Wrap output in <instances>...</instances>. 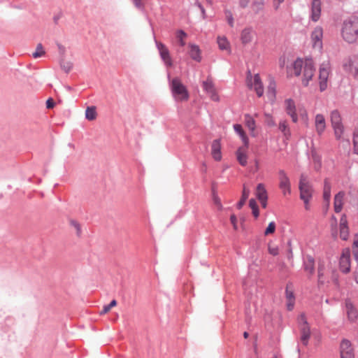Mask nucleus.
Segmentation results:
<instances>
[{
    "label": "nucleus",
    "mask_w": 358,
    "mask_h": 358,
    "mask_svg": "<svg viewBox=\"0 0 358 358\" xmlns=\"http://www.w3.org/2000/svg\"><path fill=\"white\" fill-rule=\"evenodd\" d=\"M283 135L286 138V139H289L291 136V132L289 128L287 129L286 131H283Z\"/></svg>",
    "instance_id": "052dcab7"
},
{
    "label": "nucleus",
    "mask_w": 358,
    "mask_h": 358,
    "mask_svg": "<svg viewBox=\"0 0 358 358\" xmlns=\"http://www.w3.org/2000/svg\"><path fill=\"white\" fill-rule=\"evenodd\" d=\"M330 117L335 136L337 139L340 140L342 138L344 130L341 115L337 110H335L331 112Z\"/></svg>",
    "instance_id": "1a4fd4ad"
},
{
    "label": "nucleus",
    "mask_w": 358,
    "mask_h": 358,
    "mask_svg": "<svg viewBox=\"0 0 358 358\" xmlns=\"http://www.w3.org/2000/svg\"><path fill=\"white\" fill-rule=\"evenodd\" d=\"M343 67L346 73L358 80V55H351L345 59Z\"/></svg>",
    "instance_id": "39448f33"
},
{
    "label": "nucleus",
    "mask_w": 358,
    "mask_h": 358,
    "mask_svg": "<svg viewBox=\"0 0 358 358\" xmlns=\"http://www.w3.org/2000/svg\"><path fill=\"white\" fill-rule=\"evenodd\" d=\"M339 268L343 273H348L350 271V250L345 248L342 251L339 259Z\"/></svg>",
    "instance_id": "9b49d317"
},
{
    "label": "nucleus",
    "mask_w": 358,
    "mask_h": 358,
    "mask_svg": "<svg viewBox=\"0 0 358 358\" xmlns=\"http://www.w3.org/2000/svg\"><path fill=\"white\" fill-rule=\"evenodd\" d=\"M294 300L288 301L287 304V309L289 310H292L294 308Z\"/></svg>",
    "instance_id": "13d9d810"
},
{
    "label": "nucleus",
    "mask_w": 358,
    "mask_h": 358,
    "mask_svg": "<svg viewBox=\"0 0 358 358\" xmlns=\"http://www.w3.org/2000/svg\"><path fill=\"white\" fill-rule=\"evenodd\" d=\"M315 125L317 133L319 135L323 134L326 129L325 118L322 114H317L315 119Z\"/></svg>",
    "instance_id": "6ab92c4d"
},
{
    "label": "nucleus",
    "mask_w": 358,
    "mask_h": 358,
    "mask_svg": "<svg viewBox=\"0 0 358 358\" xmlns=\"http://www.w3.org/2000/svg\"><path fill=\"white\" fill-rule=\"evenodd\" d=\"M70 224L76 229L77 236H80L82 231L80 224L76 220H71L70 221Z\"/></svg>",
    "instance_id": "a19ab883"
},
{
    "label": "nucleus",
    "mask_w": 358,
    "mask_h": 358,
    "mask_svg": "<svg viewBox=\"0 0 358 358\" xmlns=\"http://www.w3.org/2000/svg\"><path fill=\"white\" fill-rule=\"evenodd\" d=\"M248 148V147H245L244 145L243 147H240L236 151L237 160L243 166H245L248 164V155L246 154Z\"/></svg>",
    "instance_id": "aec40b11"
},
{
    "label": "nucleus",
    "mask_w": 358,
    "mask_h": 358,
    "mask_svg": "<svg viewBox=\"0 0 358 358\" xmlns=\"http://www.w3.org/2000/svg\"><path fill=\"white\" fill-rule=\"evenodd\" d=\"M230 221H231V224H233L234 229H237V224H236L237 218L235 215H231Z\"/></svg>",
    "instance_id": "3c124183"
},
{
    "label": "nucleus",
    "mask_w": 358,
    "mask_h": 358,
    "mask_svg": "<svg viewBox=\"0 0 358 358\" xmlns=\"http://www.w3.org/2000/svg\"><path fill=\"white\" fill-rule=\"evenodd\" d=\"M59 17H59V15H56V16H55V17H54V18H53L54 22H55V23H57V21L59 20Z\"/></svg>",
    "instance_id": "69168bd1"
},
{
    "label": "nucleus",
    "mask_w": 358,
    "mask_h": 358,
    "mask_svg": "<svg viewBox=\"0 0 358 358\" xmlns=\"http://www.w3.org/2000/svg\"><path fill=\"white\" fill-rule=\"evenodd\" d=\"M195 5L199 7V8L200 9V10H201V12L202 13L203 17L205 18L206 17V16H205L206 15V11H205V9H204L203 6L198 1H196L195 2Z\"/></svg>",
    "instance_id": "8fccbe9b"
},
{
    "label": "nucleus",
    "mask_w": 358,
    "mask_h": 358,
    "mask_svg": "<svg viewBox=\"0 0 358 358\" xmlns=\"http://www.w3.org/2000/svg\"><path fill=\"white\" fill-rule=\"evenodd\" d=\"M202 85L203 90L206 91L208 94L210 92H213V91L215 90L213 81L209 78H208L206 80L203 82Z\"/></svg>",
    "instance_id": "473e14b6"
},
{
    "label": "nucleus",
    "mask_w": 358,
    "mask_h": 358,
    "mask_svg": "<svg viewBox=\"0 0 358 358\" xmlns=\"http://www.w3.org/2000/svg\"><path fill=\"white\" fill-rule=\"evenodd\" d=\"M189 54L194 60L197 62H200L201 60V51L199 46H190Z\"/></svg>",
    "instance_id": "c85d7f7f"
},
{
    "label": "nucleus",
    "mask_w": 358,
    "mask_h": 358,
    "mask_svg": "<svg viewBox=\"0 0 358 358\" xmlns=\"http://www.w3.org/2000/svg\"><path fill=\"white\" fill-rule=\"evenodd\" d=\"M341 358H355L354 349L351 342L348 339H343L340 344Z\"/></svg>",
    "instance_id": "f8f14e48"
},
{
    "label": "nucleus",
    "mask_w": 358,
    "mask_h": 358,
    "mask_svg": "<svg viewBox=\"0 0 358 358\" xmlns=\"http://www.w3.org/2000/svg\"><path fill=\"white\" fill-rule=\"evenodd\" d=\"M315 72L313 62L312 59L307 58L303 61L302 59L298 58L292 64V67L289 69V73L294 74L295 76H299L303 73L302 84L306 87L309 82L312 80Z\"/></svg>",
    "instance_id": "f257e3e1"
},
{
    "label": "nucleus",
    "mask_w": 358,
    "mask_h": 358,
    "mask_svg": "<svg viewBox=\"0 0 358 358\" xmlns=\"http://www.w3.org/2000/svg\"><path fill=\"white\" fill-rule=\"evenodd\" d=\"M278 187L282 192L283 196H286L291 194V182L290 179L283 169H279L278 171Z\"/></svg>",
    "instance_id": "0eeeda50"
},
{
    "label": "nucleus",
    "mask_w": 358,
    "mask_h": 358,
    "mask_svg": "<svg viewBox=\"0 0 358 358\" xmlns=\"http://www.w3.org/2000/svg\"><path fill=\"white\" fill-rule=\"evenodd\" d=\"M134 6L139 10H143L145 8L142 0H131Z\"/></svg>",
    "instance_id": "a18cd8bd"
},
{
    "label": "nucleus",
    "mask_w": 358,
    "mask_h": 358,
    "mask_svg": "<svg viewBox=\"0 0 358 358\" xmlns=\"http://www.w3.org/2000/svg\"><path fill=\"white\" fill-rule=\"evenodd\" d=\"M208 94L210 96V98L213 101H218V95L216 94L215 90L213 91V92L208 93Z\"/></svg>",
    "instance_id": "6e6d98bb"
},
{
    "label": "nucleus",
    "mask_w": 358,
    "mask_h": 358,
    "mask_svg": "<svg viewBox=\"0 0 358 358\" xmlns=\"http://www.w3.org/2000/svg\"><path fill=\"white\" fill-rule=\"evenodd\" d=\"M211 155L215 161H220L222 159L221 143L220 139H215L211 144Z\"/></svg>",
    "instance_id": "f3484780"
},
{
    "label": "nucleus",
    "mask_w": 358,
    "mask_h": 358,
    "mask_svg": "<svg viewBox=\"0 0 358 358\" xmlns=\"http://www.w3.org/2000/svg\"><path fill=\"white\" fill-rule=\"evenodd\" d=\"M116 305H117L116 300H115V299L112 300L109 304L103 306V310L101 311V314L107 313L108 311H110V310L113 307L115 306Z\"/></svg>",
    "instance_id": "e433bc0d"
},
{
    "label": "nucleus",
    "mask_w": 358,
    "mask_h": 358,
    "mask_svg": "<svg viewBox=\"0 0 358 358\" xmlns=\"http://www.w3.org/2000/svg\"><path fill=\"white\" fill-rule=\"evenodd\" d=\"M96 117V108L94 106L87 107L85 110V118L88 120H94Z\"/></svg>",
    "instance_id": "2f4dec72"
},
{
    "label": "nucleus",
    "mask_w": 358,
    "mask_h": 358,
    "mask_svg": "<svg viewBox=\"0 0 358 358\" xmlns=\"http://www.w3.org/2000/svg\"><path fill=\"white\" fill-rule=\"evenodd\" d=\"M247 83L248 86L250 89H254L259 97H261L264 94L263 84L258 73L255 74L252 77L250 71H248V75L247 76Z\"/></svg>",
    "instance_id": "6e6552de"
},
{
    "label": "nucleus",
    "mask_w": 358,
    "mask_h": 358,
    "mask_svg": "<svg viewBox=\"0 0 358 358\" xmlns=\"http://www.w3.org/2000/svg\"><path fill=\"white\" fill-rule=\"evenodd\" d=\"M256 197L258 200H268L267 191L262 183H259L256 187Z\"/></svg>",
    "instance_id": "b1692460"
},
{
    "label": "nucleus",
    "mask_w": 358,
    "mask_h": 358,
    "mask_svg": "<svg viewBox=\"0 0 358 358\" xmlns=\"http://www.w3.org/2000/svg\"><path fill=\"white\" fill-rule=\"evenodd\" d=\"M353 143L355 147V152L358 154V135L354 134Z\"/></svg>",
    "instance_id": "09e8293b"
},
{
    "label": "nucleus",
    "mask_w": 358,
    "mask_h": 358,
    "mask_svg": "<svg viewBox=\"0 0 358 358\" xmlns=\"http://www.w3.org/2000/svg\"><path fill=\"white\" fill-rule=\"evenodd\" d=\"M330 71V64L329 62H323L320 67L319 71V80H320V90L324 91L327 87V80Z\"/></svg>",
    "instance_id": "9d476101"
},
{
    "label": "nucleus",
    "mask_w": 358,
    "mask_h": 358,
    "mask_svg": "<svg viewBox=\"0 0 358 358\" xmlns=\"http://www.w3.org/2000/svg\"><path fill=\"white\" fill-rule=\"evenodd\" d=\"M250 193V189L243 186L241 199L237 203V208L238 209L241 208L242 206L245 204L246 200L249 197Z\"/></svg>",
    "instance_id": "7c9ffc66"
},
{
    "label": "nucleus",
    "mask_w": 358,
    "mask_h": 358,
    "mask_svg": "<svg viewBox=\"0 0 358 358\" xmlns=\"http://www.w3.org/2000/svg\"><path fill=\"white\" fill-rule=\"evenodd\" d=\"M226 41H227V38L225 36H218L217 37L218 45H224V43Z\"/></svg>",
    "instance_id": "5fc2aeb1"
},
{
    "label": "nucleus",
    "mask_w": 358,
    "mask_h": 358,
    "mask_svg": "<svg viewBox=\"0 0 358 358\" xmlns=\"http://www.w3.org/2000/svg\"><path fill=\"white\" fill-rule=\"evenodd\" d=\"M288 125L287 124V122L285 120H282L279 123V129L281 132L286 131L287 129H288Z\"/></svg>",
    "instance_id": "49530a36"
},
{
    "label": "nucleus",
    "mask_w": 358,
    "mask_h": 358,
    "mask_svg": "<svg viewBox=\"0 0 358 358\" xmlns=\"http://www.w3.org/2000/svg\"><path fill=\"white\" fill-rule=\"evenodd\" d=\"M344 196L345 192L343 191L339 192L334 196V207L336 213H340L343 209Z\"/></svg>",
    "instance_id": "412c9836"
},
{
    "label": "nucleus",
    "mask_w": 358,
    "mask_h": 358,
    "mask_svg": "<svg viewBox=\"0 0 358 358\" xmlns=\"http://www.w3.org/2000/svg\"><path fill=\"white\" fill-rule=\"evenodd\" d=\"M176 37L180 42V45H185L184 39L187 37V34L183 30H179L176 34Z\"/></svg>",
    "instance_id": "4c0bfd02"
},
{
    "label": "nucleus",
    "mask_w": 358,
    "mask_h": 358,
    "mask_svg": "<svg viewBox=\"0 0 358 358\" xmlns=\"http://www.w3.org/2000/svg\"><path fill=\"white\" fill-rule=\"evenodd\" d=\"M275 223L274 222H271L264 231V235L267 236L268 234H273L275 232Z\"/></svg>",
    "instance_id": "ea45409f"
},
{
    "label": "nucleus",
    "mask_w": 358,
    "mask_h": 358,
    "mask_svg": "<svg viewBox=\"0 0 358 358\" xmlns=\"http://www.w3.org/2000/svg\"><path fill=\"white\" fill-rule=\"evenodd\" d=\"M245 122L250 131L253 133L255 130L256 123L255 119L249 114L244 116Z\"/></svg>",
    "instance_id": "c756f323"
},
{
    "label": "nucleus",
    "mask_w": 358,
    "mask_h": 358,
    "mask_svg": "<svg viewBox=\"0 0 358 358\" xmlns=\"http://www.w3.org/2000/svg\"><path fill=\"white\" fill-rule=\"evenodd\" d=\"M286 296L288 301L294 300L293 292L289 291L287 288L286 289Z\"/></svg>",
    "instance_id": "603ef678"
},
{
    "label": "nucleus",
    "mask_w": 358,
    "mask_h": 358,
    "mask_svg": "<svg viewBox=\"0 0 358 358\" xmlns=\"http://www.w3.org/2000/svg\"><path fill=\"white\" fill-rule=\"evenodd\" d=\"M219 48L221 50H225L227 53H230L231 52V46H219Z\"/></svg>",
    "instance_id": "bf43d9fd"
},
{
    "label": "nucleus",
    "mask_w": 358,
    "mask_h": 358,
    "mask_svg": "<svg viewBox=\"0 0 358 358\" xmlns=\"http://www.w3.org/2000/svg\"><path fill=\"white\" fill-rule=\"evenodd\" d=\"M285 111L288 115L292 118L294 122L298 121V116L296 114V105L292 99H287L285 101Z\"/></svg>",
    "instance_id": "ddd939ff"
},
{
    "label": "nucleus",
    "mask_w": 358,
    "mask_h": 358,
    "mask_svg": "<svg viewBox=\"0 0 358 358\" xmlns=\"http://www.w3.org/2000/svg\"><path fill=\"white\" fill-rule=\"evenodd\" d=\"M213 200L214 203L217 206V208L220 210H221L222 208L221 201H220V198L218 197V196L215 193L214 191L213 193Z\"/></svg>",
    "instance_id": "37998d69"
},
{
    "label": "nucleus",
    "mask_w": 358,
    "mask_h": 358,
    "mask_svg": "<svg viewBox=\"0 0 358 358\" xmlns=\"http://www.w3.org/2000/svg\"><path fill=\"white\" fill-rule=\"evenodd\" d=\"M254 32L250 28H246L242 31L241 33V41L244 44L249 43L252 41Z\"/></svg>",
    "instance_id": "bb28decb"
},
{
    "label": "nucleus",
    "mask_w": 358,
    "mask_h": 358,
    "mask_svg": "<svg viewBox=\"0 0 358 358\" xmlns=\"http://www.w3.org/2000/svg\"><path fill=\"white\" fill-rule=\"evenodd\" d=\"M249 206L252 209V215L255 217H258L259 215V208L256 201L254 199H251L249 201Z\"/></svg>",
    "instance_id": "f704fd0d"
},
{
    "label": "nucleus",
    "mask_w": 358,
    "mask_h": 358,
    "mask_svg": "<svg viewBox=\"0 0 358 358\" xmlns=\"http://www.w3.org/2000/svg\"><path fill=\"white\" fill-rule=\"evenodd\" d=\"M234 129L236 133L239 135L245 147H248L249 139L243 131L242 126L239 124H234Z\"/></svg>",
    "instance_id": "393cba45"
},
{
    "label": "nucleus",
    "mask_w": 358,
    "mask_h": 358,
    "mask_svg": "<svg viewBox=\"0 0 358 358\" xmlns=\"http://www.w3.org/2000/svg\"><path fill=\"white\" fill-rule=\"evenodd\" d=\"M170 87L173 96L176 101H187L189 99L188 91L179 78H173L170 84Z\"/></svg>",
    "instance_id": "20e7f679"
},
{
    "label": "nucleus",
    "mask_w": 358,
    "mask_h": 358,
    "mask_svg": "<svg viewBox=\"0 0 358 358\" xmlns=\"http://www.w3.org/2000/svg\"><path fill=\"white\" fill-rule=\"evenodd\" d=\"M264 1L263 0H255L252 4V8L253 11L257 14L259 11L263 10Z\"/></svg>",
    "instance_id": "72a5a7b5"
},
{
    "label": "nucleus",
    "mask_w": 358,
    "mask_h": 358,
    "mask_svg": "<svg viewBox=\"0 0 358 358\" xmlns=\"http://www.w3.org/2000/svg\"><path fill=\"white\" fill-rule=\"evenodd\" d=\"M318 283L319 285H323L324 283V280L323 279V266H318Z\"/></svg>",
    "instance_id": "79ce46f5"
},
{
    "label": "nucleus",
    "mask_w": 358,
    "mask_h": 358,
    "mask_svg": "<svg viewBox=\"0 0 358 358\" xmlns=\"http://www.w3.org/2000/svg\"><path fill=\"white\" fill-rule=\"evenodd\" d=\"M61 68L66 72L69 73L73 67V64L69 62L62 61L60 63Z\"/></svg>",
    "instance_id": "58836bf2"
},
{
    "label": "nucleus",
    "mask_w": 358,
    "mask_h": 358,
    "mask_svg": "<svg viewBox=\"0 0 358 358\" xmlns=\"http://www.w3.org/2000/svg\"><path fill=\"white\" fill-rule=\"evenodd\" d=\"M268 252L273 256L278 255L279 253L278 247L269 245L268 246Z\"/></svg>",
    "instance_id": "c03bdc74"
},
{
    "label": "nucleus",
    "mask_w": 358,
    "mask_h": 358,
    "mask_svg": "<svg viewBox=\"0 0 358 358\" xmlns=\"http://www.w3.org/2000/svg\"><path fill=\"white\" fill-rule=\"evenodd\" d=\"M261 204H262V206L265 208L266 207V205H267V200H259Z\"/></svg>",
    "instance_id": "680f3d73"
},
{
    "label": "nucleus",
    "mask_w": 358,
    "mask_h": 358,
    "mask_svg": "<svg viewBox=\"0 0 358 358\" xmlns=\"http://www.w3.org/2000/svg\"><path fill=\"white\" fill-rule=\"evenodd\" d=\"M299 189L300 192V199L303 201L306 210H309V203L313 198L314 189L308 180V176L304 173H301L300 176Z\"/></svg>",
    "instance_id": "7ed1b4c3"
},
{
    "label": "nucleus",
    "mask_w": 358,
    "mask_h": 358,
    "mask_svg": "<svg viewBox=\"0 0 358 358\" xmlns=\"http://www.w3.org/2000/svg\"><path fill=\"white\" fill-rule=\"evenodd\" d=\"M243 336H244L245 338H247L249 336L248 333L247 331H245L243 333Z\"/></svg>",
    "instance_id": "774afa93"
},
{
    "label": "nucleus",
    "mask_w": 358,
    "mask_h": 358,
    "mask_svg": "<svg viewBox=\"0 0 358 358\" xmlns=\"http://www.w3.org/2000/svg\"><path fill=\"white\" fill-rule=\"evenodd\" d=\"M249 0H239V4L241 8H246L248 5Z\"/></svg>",
    "instance_id": "4d7b16f0"
},
{
    "label": "nucleus",
    "mask_w": 358,
    "mask_h": 358,
    "mask_svg": "<svg viewBox=\"0 0 358 358\" xmlns=\"http://www.w3.org/2000/svg\"><path fill=\"white\" fill-rule=\"evenodd\" d=\"M160 57L166 66H172V60L166 46H157Z\"/></svg>",
    "instance_id": "4be33fe9"
},
{
    "label": "nucleus",
    "mask_w": 358,
    "mask_h": 358,
    "mask_svg": "<svg viewBox=\"0 0 358 358\" xmlns=\"http://www.w3.org/2000/svg\"><path fill=\"white\" fill-rule=\"evenodd\" d=\"M341 33L347 43H355L358 38V16L353 15L345 20Z\"/></svg>",
    "instance_id": "f03ea898"
},
{
    "label": "nucleus",
    "mask_w": 358,
    "mask_h": 358,
    "mask_svg": "<svg viewBox=\"0 0 358 358\" xmlns=\"http://www.w3.org/2000/svg\"><path fill=\"white\" fill-rule=\"evenodd\" d=\"M323 30L321 27H316L312 31L310 38L313 45H322Z\"/></svg>",
    "instance_id": "a211bd4d"
},
{
    "label": "nucleus",
    "mask_w": 358,
    "mask_h": 358,
    "mask_svg": "<svg viewBox=\"0 0 358 358\" xmlns=\"http://www.w3.org/2000/svg\"><path fill=\"white\" fill-rule=\"evenodd\" d=\"M331 184L327 179L324 180V189H323V199L324 201L329 205L331 199Z\"/></svg>",
    "instance_id": "cd10ccee"
},
{
    "label": "nucleus",
    "mask_w": 358,
    "mask_h": 358,
    "mask_svg": "<svg viewBox=\"0 0 358 358\" xmlns=\"http://www.w3.org/2000/svg\"><path fill=\"white\" fill-rule=\"evenodd\" d=\"M226 16L227 18L228 24L230 25V27H233L234 26V18H233L232 14L230 12H227L226 13Z\"/></svg>",
    "instance_id": "de8ad7c7"
},
{
    "label": "nucleus",
    "mask_w": 358,
    "mask_h": 358,
    "mask_svg": "<svg viewBox=\"0 0 358 358\" xmlns=\"http://www.w3.org/2000/svg\"><path fill=\"white\" fill-rule=\"evenodd\" d=\"M353 255H354V257L356 259V261H358V250H354Z\"/></svg>",
    "instance_id": "e2e57ef3"
},
{
    "label": "nucleus",
    "mask_w": 358,
    "mask_h": 358,
    "mask_svg": "<svg viewBox=\"0 0 358 358\" xmlns=\"http://www.w3.org/2000/svg\"><path fill=\"white\" fill-rule=\"evenodd\" d=\"M303 268L304 270L313 275L315 271V259L310 255H306L303 260Z\"/></svg>",
    "instance_id": "5701e85b"
},
{
    "label": "nucleus",
    "mask_w": 358,
    "mask_h": 358,
    "mask_svg": "<svg viewBox=\"0 0 358 358\" xmlns=\"http://www.w3.org/2000/svg\"><path fill=\"white\" fill-rule=\"evenodd\" d=\"M321 14V1L313 0L311 3V19L314 22H317Z\"/></svg>",
    "instance_id": "dca6fc26"
},
{
    "label": "nucleus",
    "mask_w": 358,
    "mask_h": 358,
    "mask_svg": "<svg viewBox=\"0 0 358 358\" xmlns=\"http://www.w3.org/2000/svg\"><path fill=\"white\" fill-rule=\"evenodd\" d=\"M345 312L350 322H354L357 320L358 310L349 299L345 300Z\"/></svg>",
    "instance_id": "4468645a"
},
{
    "label": "nucleus",
    "mask_w": 358,
    "mask_h": 358,
    "mask_svg": "<svg viewBox=\"0 0 358 358\" xmlns=\"http://www.w3.org/2000/svg\"><path fill=\"white\" fill-rule=\"evenodd\" d=\"M353 249L358 250V241H355L353 243Z\"/></svg>",
    "instance_id": "0e129e2a"
},
{
    "label": "nucleus",
    "mask_w": 358,
    "mask_h": 358,
    "mask_svg": "<svg viewBox=\"0 0 358 358\" xmlns=\"http://www.w3.org/2000/svg\"><path fill=\"white\" fill-rule=\"evenodd\" d=\"M340 237L343 241L348 240L349 237V228L348 225L347 217L345 214L342 215L340 219Z\"/></svg>",
    "instance_id": "2eb2a0df"
},
{
    "label": "nucleus",
    "mask_w": 358,
    "mask_h": 358,
    "mask_svg": "<svg viewBox=\"0 0 358 358\" xmlns=\"http://www.w3.org/2000/svg\"><path fill=\"white\" fill-rule=\"evenodd\" d=\"M54 106H55V103H54L53 100L51 98L48 99L46 101L47 108H52L54 107Z\"/></svg>",
    "instance_id": "864d4df0"
},
{
    "label": "nucleus",
    "mask_w": 358,
    "mask_h": 358,
    "mask_svg": "<svg viewBox=\"0 0 358 358\" xmlns=\"http://www.w3.org/2000/svg\"><path fill=\"white\" fill-rule=\"evenodd\" d=\"M298 323L300 329V340L304 346L308 344L310 338V329L304 313H301L298 317Z\"/></svg>",
    "instance_id": "423d86ee"
},
{
    "label": "nucleus",
    "mask_w": 358,
    "mask_h": 358,
    "mask_svg": "<svg viewBox=\"0 0 358 358\" xmlns=\"http://www.w3.org/2000/svg\"><path fill=\"white\" fill-rule=\"evenodd\" d=\"M276 85L273 80H271L268 85L266 95L271 102H274L276 95Z\"/></svg>",
    "instance_id": "a878e982"
},
{
    "label": "nucleus",
    "mask_w": 358,
    "mask_h": 358,
    "mask_svg": "<svg viewBox=\"0 0 358 358\" xmlns=\"http://www.w3.org/2000/svg\"><path fill=\"white\" fill-rule=\"evenodd\" d=\"M292 256H293V255H292V249H290V250H289V256H288V257H289V258H292Z\"/></svg>",
    "instance_id": "338daca9"
},
{
    "label": "nucleus",
    "mask_w": 358,
    "mask_h": 358,
    "mask_svg": "<svg viewBox=\"0 0 358 358\" xmlns=\"http://www.w3.org/2000/svg\"><path fill=\"white\" fill-rule=\"evenodd\" d=\"M45 53V51L43 46H37L36 51L32 53V57L34 58H38L43 56Z\"/></svg>",
    "instance_id": "c9c22d12"
}]
</instances>
